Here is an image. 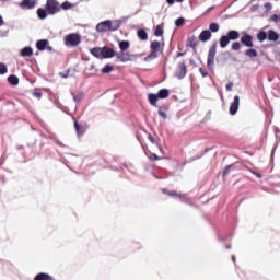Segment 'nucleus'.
<instances>
[{"label":"nucleus","instance_id":"47","mask_svg":"<svg viewBox=\"0 0 280 280\" xmlns=\"http://www.w3.org/2000/svg\"><path fill=\"white\" fill-rule=\"evenodd\" d=\"M166 2L168 3V5H174L175 0H166Z\"/></svg>","mask_w":280,"mask_h":280},{"label":"nucleus","instance_id":"10","mask_svg":"<svg viewBox=\"0 0 280 280\" xmlns=\"http://www.w3.org/2000/svg\"><path fill=\"white\" fill-rule=\"evenodd\" d=\"M237 110H240V97L236 95L230 105V115H237Z\"/></svg>","mask_w":280,"mask_h":280},{"label":"nucleus","instance_id":"11","mask_svg":"<svg viewBox=\"0 0 280 280\" xmlns=\"http://www.w3.org/2000/svg\"><path fill=\"white\" fill-rule=\"evenodd\" d=\"M116 56L120 62H130V60H132V55H130V52L121 51L117 52Z\"/></svg>","mask_w":280,"mask_h":280},{"label":"nucleus","instance_id":"41","mask_svg":"<svg viewBox=\"0 0 280 280\" xmlns=\"http://www.w3.org/2000/svg\"><path fill=\"white\" fill-rule=\"evenodd\" d=\"M8 36V31H0V38H5Z\"/></svg>","mask_w":280,"mask_h":280},{"label":"nucleus","instance_id":"43","mask_svg":"<svg viewBox=\"0 0 280 280\" xmlns=\"http://www.w3.org/2000/svg\"><path fill=\"white\" fill-rule=\"evenodd\" d=\"M34 97H37V100H40V97H43V93L40 92H35L33 93Z\"/></svg>","mask_w":280,"mask_h":280},{"label":"nucleus","instance_id":"22","mask_svg":"<svg viewBox=\"0 0 280 280\" xmlns=\"http://www.w3.org/2000/svg\"><path fill=\"white\" fill-rule=\"evenodd\" d=\"M187 46L191 47V49H196L198 43L196 42V36H191L187 39Z\"/></svg>","mask_w":280,"mask_h":280},{"label":"nucleus","instance_id":"8","mask_svg":"<svg viewBox=\"0 0 280 280\" xmlns=\"http://www.w3.org/2000/svg\"><path fill=\"white\" fill-rule=\"evenodd\" d=\"M185 75H187V65L185 62H180L177 65L175 78L183 80Z\"/></svg>","mask_w":280,"mask_h":280},{"label":"nucleus","instance_id":"29","mask_svg":"<svg viewBox=\"0 0 280 280\" xmlns=\"http://www.w3.org/2000/svg\"><path fill=\"white\" fill-rule=\"evenodd\" d=\"M164 34L163 25H158L154 31V36L161 37Z\"/></svg>","mask_w":280,"mask_h":280},{"label":"nucleus","instance_id":"9","mask_svg":"<svg viewBox=\"0 0 280 280\" xmlns=\"http://www.w3.org/2000/svg\"><path fill=\"white\" fill-rule=\"evenodd\" d=\"M241 44L249 48L255 47V44H253V36L248 33H243Z\"/></svg>","mask_w":280,"mask_h":280},{"label":"nucleus","instance_id":"3","mask_svg":"<svg viewBox=\"0 0 280 280\" xmlns=\"http://www.w3.org/2000/svg\"><path fill=\"white\" fill-rule=\"evenodd\" d=\"M151 54L144 57V62H150L151 60H155V58H159V51H163V48L161 47V42L153 40L150 45Z\"/></svg>","mask_w":280,"mask_h":280},{"label":"nucleus","instance_id":"15","mask_svg":"<svg viewBox=\"0 0 280 280\" xmlns=\"http://www.w3.org/2000/svg\"><path fill=\"white\" fill-rule=\"evenodd\" d=\"M267 38L271 43H277V40H279V33H277L275 30H269L267 33Z\"/></svg>","mask_w":280,"mask_h":280},{"label":"nucleus","instance_id":"6","mask_svg":"<svg viewBox=\"0 0 280 280\" xmlns=\"http://www.w3.org/2000/svg\"><path fill=\"white\" fill-rule=\"evenodd\" d=\"M218 46L214 44L210 47L207 59V67L210 71H213V65H215V54Z\"/></svg>","mask_w":280,"mask_h":280},{"label":"nucleus","instance_id":"4","mask_svg":"<svg viewBox=\"0 0 280 280\" xmlns=\"http://www.w3.org/2000/svg\"><path fill=\"white\" fill-rule=\"evenodd\" d=\"M170 97V90L167 89H162L158 92V94H149L148 100L151 106H156V102L159 100H167Z\"/></svg>","mask_w":280,"mask_h":280},{"label":"nucleus","instance_id":"13","mask_svg":"<svg viewBox=\"0 0 280 280\" xmlns=\"http://www.w3.org/2000/svg\"><path fill=\"white\" fill-rule=\"evenodd\" d=\"M20 56H22V58H32V56H34V49H32V47H30V46L24 47L20 51Z\"/></svg>","mask_w":280,"mask_h":280},{"label":"nucleus","instance_id":"45","mask_svg":"<svg viewBox=\"0 0 280 280\" xmlns=\"http://www.w3.org/2000/svg\"><path fill=\"white\" fill-rule=\"evenodd\" d=\"M168 196H178V192L176 190H172L167 192Z\"/></svg>","mask_w":280,"mask_h":280},{"label":"nucleus","instance_id":"24","mask_svg":"<svg viewBox=\"0 0 280 280\" xmlns=\"http://www.w3.org/2000/svg\"><path fill=\"white\" fill-rule=\"evenodd\" d=\"M165 110H167L166 106H160L158 114L162 119H167V114L165 113Z\"/></svg>","mask_w":280,"mask_h":280},{"label":"nucleus","instance_id":"17","mask_svg":"<svg viewBox=\"0 0 280 280\" xmlns=\"http://www.w3.org/2000/svg\"><path fill=\"white\" fill-rule=\"evenodd\" d=\"M115 49L103 47V58H115Z\"/></svg>","mask_w":280,"mask_h":280},{"label":"nucleus","instance_id":"35","mask_svg":"<svg viewBox=\"0 0 280 280\" xmlns=\"http://www.w3.org/2000/svg\"><path fill=\"white\" fill-rule=\"evenodd\" d=\"M270 21H272V23H280V14L271 15Z\"/></svg>","mask_w":280,"mask_h":280},{"label":"nucleus","instance_id":"40","mask_svg":"<svg viewBox=\"0 0 280 280\" xmlns=\"http://www.w3.org/2000/svg\"><path fill=\"white\" fill-rule=\"evenodd\" d=\"M231 167H233L232 165H229L225 167L224 172H223V176H226V174H229V172L231 171Z\"/></svg>","mask_w":280,"mask_h":280},{"label":"nucleus","instance_id":"39","mask_svg":"<svg viewBox=\"0 0 280 280\" xmlns=\"http://www.w3.org/2000/svg\"><path fill=\"white\" fill-rule=\"evenodd\" d=\"M248 171H249L254 176H256L257 178H262V176H261L260 173L255 172V171H253V170H250V168H248Z\"/></svg>","mask_w":280,"mask_h":280},{"label":"nucleus","instance_id":"18","mask_svg":"<svg viewBox=\"0 0 280 280\" xmlns=\"http://www.w3.org/2000/svg\"><path fill=\"white\" fill-rule=\"evenodd\" d=\"M34 280H56L49 273L39 272L35 276Z\"/></svg>","mask_w":280,"mask_h":280},{"label":"nucleus","instance_id":"2","mask_svg":"<svg viewBox=\"0 0 280 280\" xmlns=\"http://www.w3.org/2000/svg\"><path fill=\"white\" fill-rule=\"evenodd\" d=\"M240 39V33L236 30H231L228 32L226 35H222L219 39L220 48L226 49L229 47V43L231 40H238Z\"/></svg>","mask_w":280,"mask_h":280},{"label":"nucleus","instance_id":"42","mask_svg":"<svg viewBox=\"0 0 280 280\" xmlns=\"http://www.w3.org/2000/svg\"><path fill=\"white\" fill-rule=\"evenodd\" d=\"M225 89L226 91H233V83L232 82L228 83Z\"/></svg>","mask_w":280,"mask_h":280},{"label":"nucleus","instance_id":"37","mask_svg":"<svg viewBox=\"0 0 280 280\" xmlns=\"http://www.w3.org/2000/svg\"><path fill=\"white\" fill-rule=\"evenodd\" d=\"M150 161H161V158H159V155H156L155 153H152L150 156H149Z\"/></svg>","mask_w":280,"mask_h":280},{"label":"nucleus","instance_id":"1","mask_svg":"<svg viewBox=\"0 0 280 280\" xmlns=\"http://www.w3.org/2000/svg\"><path fill=\"white\" fill-rule=\"evenodd\" d=\"M121 27V22L118 20H106L103 22H100L96 25V32L105 33V32H117Z\"/></svg>","mask_w":280,"mask_h":280},{"label":"nucleus","instance_id":"52","mask_svg":"<svg viewBox=\"0 0 280 280\" xmlns=\"http://www.w3.org/2000/svg\"><path fill=\"white\" fill-rule=\"evenodd\" d=\"M232 261H235V256H232Z\"/></svg>","mask_w":280,"mask_h":280},{"label":"nucleus","instance_id":"50","mask_svg":"<svg viewBox=\"0 0 280 280\" xmlns=\"http://www.w3.org/2000/svg\"><path fill=\"white\" fill-rule=\"evenodd\" d=\"M180 56H185V52H177V58H180Z\"/></svg>","mask_w":280,"mask_h":280},{"label":"nucleus","instance_id":"36","mask_svg":"<svg viewBox=\"0 0 280 280\" xmlns=\"http://www.w3.org/2000/svg\"><path fill=\"white\" fill-rule=\"evenodd\" d=\"M184 23H185V19H183V18H178V19L175 21L176 27L183 26Z\"/></svg>","mask_w":280,"mask_h":280},{"label":"nucleus","instance_id":"19","mask_svg":"<svg viewBox=\"0 0 280 280\" xmlns=\"http://www.w3.org/2000/svg\"><path fill=\"white\" fill-rule=\"evenodd\" d=\"M74 130L78 137H81V135H84L85 132L84 126L80 125L77 120L74 121Z\"/></svg>","mask_w":280,"mask_h":280},{"label":"nucleus","instance_id":"33","mask_svg":"<svg viewBox=\"0 0 280 280\" xmlns=\"http://www.w3.org/2000/svg\"><path fill=\"white\" fill-rule=\"evenodd\" d=\"M5 73H8V66L0 63V75H5Z\"/></svg>","mask_w":280,"mask_h":280},{"label":"nucleus","instance_id":"49","mask_svg":"<svg viewBox=\"0 0 280 280\" xmlns=\"http://www.w3.org/2000/svg\"><path fill=\"white\" fill-rule=\"evenodd\" d=\"M74 102H80V96H73Z\"/></svg>","mask_w":280,"mask_h":280},{"label":"nucleus","instance_id":"27","mask_svg":"<svg viewBox=\"0 0 280 280\" xmlns=\"http://www.w3.org/2000/svg\"><path fill=\"white\" fill-rule=\"evenodd\" d=\"M266 38H268V33H266L265 31H260L257 34V40H259V43H264V40H266Z\"/></svg>","mask_w":280,"mask_h":280},{"label":"nucleus","instance_id":"26","mask_svg":"<svg viewBox=\"0 0 280 280\" xmlns=\"http://www.w3.org/2000/svg\"><path fill=\"white\" fill-rule=\"evenodd\" d=\"M8 82H9V84H12V86H16L19 84V77L11 74L8 78Z\"/></svg>","mask_w":280,"mask_h":280},{"label":"nucleus","instance_id":"34","mask_svg":"<svg viewBox=\"0 0 280 280\" xmlns=\"http://www.w3.org/2000/svg\"><path fill=\"white\" fill-rule=\"evenodd\" d=\"M113 66L106 65L104 68H102L101 73H110L113 71Z\"/></svg>","mask_w":280,"mask_h":280},{"label":"nucleus","instance_id":"51","mask_svg":"<svg viewBox=\"0 0 280 280\" xmlns=\"http://www.w3.org/2000/svg\"><path fill=\"white\" fill-rule=\"evenodd\" d=\"M176 1H177V3H183L184 0H176Z\"/></svg>","mask_w":280,"mask_h":280},{"label":"nucleus","instance_id":"25","mask_svg":"<svg viewBox=\"0 0 280 280\" xmlns=\"http://www.w3.org/2000/svg\"><path fill=\"white\" fill-rule=\"evenodd\" d=\"M119 49H120V51H126L127 49H130V42H128V40L120 42Z\"/></svg>","mask_w":280,"mask_h":280},{"label":"nucleus","instance_id":"28","mask_svg":"<svg viewBox=\"0 0 280 280\" xmlns=\"http://www.w3.org/2000/svg\"><path fill=\"white\" fill-rule=\"evenodd\" d=\"M245 56L248 58H257L258 54L254 48H249L245 51Z\"/></svg>","mask_w":280,"mask_h":280},{"label":"nucleus","instance_id":"23","mask_svg":"<svg viewBox=\"0 0 280 280\" xmlns=\"http://www.w3.org/2000/svg\"><path fill=\"white\" fill-rule=\"evenodd\" d=\"M92 56L95 58H103V48H93L91 50Z\"/></svg>","mask_w":280,"mask_h":280},{"label":"nucleus","instance_id":"14","mask_svg":"<svg viewBox=\"0 0 280 280\" xmlns=\"http://www.w3.org/2000/svg\"><path fill=\"white\" fill-rule=\"evenodd\" d=\"M199 40L201 43H207V40H211V31L205 30L199 34Z\"/></svg>","mask_w":280,"mask_h":280},{"label":"nucleus","instance_id":"44","mask_svg":"<svg viewBox=\"0 0 280 280\" xmlns=\"http://www.w3.org/2000/svg\"><path fill=\"white\" fill-rule=\"evenodd\" d=\"M265 8L267 10H272V3H270V2L265 3Z\"/></svg>","mask_w":280,"mask_h":280},{"label":"nucleus","instance_id":"21","mask_svg":"<svg viewBox=\"0 0 280 280\" xmlns=\"http://www.w3.org/2000/svg\"><path fill=\"white\" fill-rule=\"evenodd\" d=\"M137 35L140 40H148V32L145 28L138 30Z\"/></svg>","mask_w":280,"mask_h":280},{"label":"nucleus","instance_id":"12","mask_svg":"<svg viewBox=\"0 0 280 280\" xmlns=\"http://www.w3.org/2000/svg\"><path fill=\"white\" fill-rule=\"evenodd\" d=\"M20 7H22L23 10H32L36 7V0H23Z\"/></svg>","mask_w":280,"mask_h":280},{"label":"nucleus","instance_id":"48","mask_svg":"<svg viewBox=\"0 0 280 280\" xmlns=\"http://www.w3.org/2000/svg\"><path fill=\"white\" fill-rule=\"evenodd\" d=\"M46 49H47L48 51H54V48H52L51 46H47Z\"/></svg>","mask_w":280,"mask_h":280},{"label":"nucleus","instance_id":"31","mask_svg":"<svg viewBox=\"0 0 280 280\" xmlns=\"http://www.w3.org/2000/svg\"><path fill=\"white\" fill-rule=\"evenodd\" d=\"M231 49H232V51H240V49H242V43H240V42L232 43Z\"/></svg>","mask_w":280,"mask_h":280},{"label":"nucleus","instance_id":"16","mask_svg":"<svg viewBox=\"0 0 280 280\" xmlns=\"http://www.w3.org/2000/svg\"><path fill=\"white\" fill-rule=\"evenodd\" d=\"M48 45H49V40L40 39V40H37L36 48L38 49V51H45Z\"/></svg>","mask_w":280,"mask_h":280},{"label":"nucleus","instance_id":"5","mask_svg":"<svg viewBox=\"0 0 280 280\" xmlns=\"http://www.w3.org/2000/svg\"><path fill=\"white\" fill-rule=\"evenodd\" d=\"M65 46L66 47H78L80 43H82V37L78 33L68 34L65 38Z\"/></svg>","mask_w":280,"mask_h":280},{"label":"nucleus","instance_id":"7","mask_svg":"<svg viewBox=\"0 0 280 280\" xmlns=\"http://www.w3.org/2000/svg\"><path fill=\"white\" fill-rule=\"evenodd\" d=\"M46 10L50 15L58 14L60 12V2L57 0H47Z\"/></svg>","mask_w":280,"mask_h":280},{"label":"nucleus","instance_id":"20","mask_svg":"<svg viewBox=\"0 0 280 280\" xmlns=\"http://www.w3.org/2000/svg\"><path fill=\"white\" fill-rule=\"evenodd\" d=\"M47 14H49V11H47V9H43V8H39L37 10V16L38 19H40L42 21L47 19Z\"/></svg>","mask_w":280,"mask_h":280},{"label":"nucleus","instance_id":"32","mask_svg":"<svg viewBox=\"0 0 280 280\" xmlns=\"http://www.w3.org/2000/svg\"><path fill=\"white\" fill-rule=\"evenodd\" d=\"M73 8V4H70L69 1H65L60 4V10H71Z\"/></svg>","mask_w":280,"mask_h":280},{"label":"nucleus","instance_id":"46","mask_svg":"<svg viewBox=\"0 0 280 280\" xmlns=\"http://www.w3.org/2000/svg\"><path fill=\"white\" fill-rule=\"evenodd\" d=\"M5 25V21H3V16L0 15V27H3Z\"/></svg>","mask_w":280,"mask_h":280},{"label":"nucleus","instance_id":"53","mask_svg":"<svg viewBox=\"0 0 280 280\" xmlns=\"http://www.w3.org/2000/svg\"><path fill=\"white\" fill-rule=\"evenodd\" d=\"M149 139L152 141V137L150 136Z\"/></svg>","mask_w":280,"mask_h":280},{"label":"nucleus","instance_id":"38","mask_svg":"<svg viewBox=\"0 0 280 280\" xmlns=\"http://www.w3.org/2000/svg\"><path fill=\"white\" fill-rule=\"evenodd\" d=\"M199 73L202 75V78H207V75H209V73H207V70H205L203 68H199Z\"/></svg>","mask_w":280,"mask_h":280},{"label":"nucleus","instance_id":"30","mask_svg":"<svg viewBox=\"0 0 280 280\" xmlns=\"http://www.w3.org/2000/svg\"><path fill=\"white\" fill-rule=\"evenodd\" d=\"M209 32H213V33L220 32V24H218V23H211V24L209 25Z\"/></svg>","mask_w":280,"mask_h":280}]
</instances>
